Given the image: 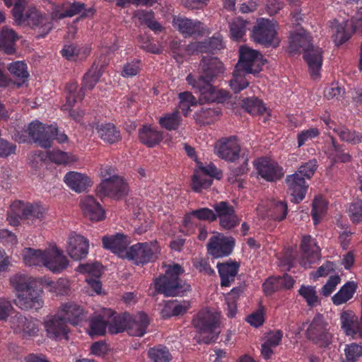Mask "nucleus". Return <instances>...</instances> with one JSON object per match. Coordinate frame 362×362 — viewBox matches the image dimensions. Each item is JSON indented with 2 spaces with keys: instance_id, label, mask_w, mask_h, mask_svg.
<instances>
[{
  "instance_id": "obj_63",
  "label": "nucleus",
  "mask_w": 362,
  "mask_h": 362,
  "mask_svg": "<svg viewBox=\"0 0 362 362\" xmlns=\"http://www.w3.org/2000/svg\"><path fill=\"white\" fill-rule=\"evenodd\" d=\"M139 64L140 60L139 59L127 63L123 67L122 76L123 77H132L136 76L140 71Z\"/></svg>"
},
{
  "instance_id": "obj_17",
  "label": "nucleus",
  "mask_w": 362,
  "mask_h": 362,
  "mask_svg": "<svg viewBox=\"0 0 362 362\" xmlns=\"http://www.w3.org/2000/svg\"><path fill=\"white\" fill-rule=\"evenodd\" d=\"M286 184L288 192L291 196V201L296 204L300 202L305 196L309 185L306 184L305 177L299 176L298 173L287 175Z\"/></svg>"
},
{
  "instance_id": "obj_45",
  "label": "nucleus",
  "mask_w": 362,
  "mask_h": 362,
  "mask_svg": "<svg viewBox=\"0 0 362 362\" xmlns=\"http://www.w3.org/2000/svg\"><path fill=\"white\" fill-rule=\"evenodd\" d=\"M247 21L240 18L234 19L230 24V31L232 37L235 40H240L244 36L246 31Z\"/></svg>"
},
{
  "instance_id": "obj_25",
  "label": "nucleus",
  "mask_w": 362,
  "mask_h": 362,
  "mask_svg": "<svg viewBox=\"0 0 362 362\" xmlns=\"http://www.w3.org/2000/svg\"><path fill=\"white\" fill-rule=\"evenodd\" d=\"M341 328L346 335L352 337H362V328L358 317L351 310L344 311L341 314Z\"/></svg>"
},
{
  "instance_id": "obj_3",
  "label": "nucleus",
  "mask_w": 362,
  "mask_h": 362,
  "mask_svg": "<svg viewBox=\"0 0 362 362\" xmlns=\"http://www.w3.org/2000/svg\"><path fill=\"white\" fill-rule=\"evenodd\" d=\"M309 34L303 30L291 35L290 40L291 52H298L300 48L303 51V59L308 64L310 75L313 79L320 75L322 63V52L318 47H315Z\"/></svg>"
},
{
  "instance_id": "obj_44",
  "label": "nucleus",
  "mask_w": 362,
  "mask_h": 362,
  "mask_svg": "<svg viewBox=\"0 0 362 362\" xmlns=\"http://www.w3.org/2000/svg\"><path fill=\"white\" fill-rule=\"evenodd\" d=\"M181 117L178 110H175L159 119L160 124L168 130H175L181 124Z\"/></svg>"
},
{
  "instance_id": "obj_31",
  "label": "nucleus",
  "mask_w": 362,
  "mask_h": 362,
  "mask_svg": "<svg viewBox=\"0 0 362 362\" xmlns=\"http://www.w3.org/2000/svg\"><path fill=\"white\" fill-rule=\"evenodd\" d=\"M351 21H343L339 23L338 20L334 19L332 22L331 28L335 30L333 34L334 41L337 45H340L346 42L351 37V35L354 31L350 26Z\"/></svg>"
},
{
  "instance_id": "obj_34",
  "label": "nucleus",
  "mask_w": 362,
  "mask_h": 362,
  "mask_svg": "<svg viewBox=\"0 0 362 362\" xmlns=\"http://www.w3.org/2000/svg\"><path fill=\"white\" fill-rule=\"evenodd\" d=\"M8 69L11 74L17 78V81L14 82L17 88H20L24 84L28 86L27 81L29 77V73L27 71L26 64L21 61H17L11 63L8 66Z\"/></svg>"
},
{
  "instance_id": "obj_40",
  "label": "nucleus",
  "mask_w": 362,
  "mask_h": 362,
  "mask_svg": "<svg viewBox=\"0 0 362 362\" xmlns=\"http://www.w3.org/2000/svg\"><path fill=\"white\" fill-rule=\"evenodd\" d=\"M12 287L18 292H27L34 288L31 278L25 274H17L10 279Z\"/></svg>"
},
{
  "instance_id": "obj_33",
  "label": "nucleus",
  "mask_w": 362,
  "mask_h": 362,
  "mask_svg": "<svg viewBox=\"0 0 362 362\" xmlns=\"http://www.w3.org/2000/svg\"><path fill=\"white\" fill-rule=\"evenodd\" d=\"M201 23L193 21L186 18H174L173 26L177 29L185 37H190L199 32Z\"/></svg>"
},
{
  "instance_id": "obj_1",
  "label": "nucleus",
  "mask_w": 362,
  "mask_h": 362,
  "mask_svg": "<svg viewBox=\"0 0 362 362\" xmlns=\"http://www.w3.org/2000/svg\"><path fill=\"white\" fill-rule=\"evenodd\" d=\"M225 67L222 62L215 57H202L198 68L197 78L192 74L187 76L188 83L199 93V102L204 103H223L230 98L228 91L218 89L214 83L223 74Z\"/></svg>"
},
{
  "instance_id": "obj_64",
  "label": "nucleus",
  "mask_w": 362,
  "mask_h": 362,
  "mask_svg": "<svg viewBox=\"0 0 362 362\" xmlns=\"http://www.w3.org/2000/svg\"><path fill=\"white\" fill-rule=\"evenodd\" d=\"M353 222H358L362 218V201L353 203L349 209Z\"/></svg>"
},
{
  "instance_id": "obj_26",
  "label": "nucleus",
  "mask_w": 362,
  "mask_h": 362,
  "mask_svg": "<svg viewBox=\"0 0 362 362\" xmlns=\"http://www.w3.org/2000/svg\"><path fill=\"white\" fill-rule=\"evenodd\" d=\"M58 313L66 323L77 325L82 320L83 309L74 303L69 302L62 305Z\"/></svg>"
},
{
  "instance_id": "obj_18",
  "label": "nucleus",
  "mask_w": 362,
  "mask_h": 362,
  "mask_svg": "<svg viewBox=\"0 0 362 362\" xmlns=\"http://www.w3.org/2000/svg\"><path fill=\"white\" fill-rule=\"evenodd\" d=\"M44 324L48 337L51 339L62 337L66 339H68L67 323L58 313L54 315L48 316Z\"/></svg>"
},
{
  "instance_id": "obj_62",
  "label": "nucleus",
  "mask_w": 362,
  "mask_h": 362,
  "mask_svg": "<svg viewBox=\"0 0 362 362\" xmlns=\"http://www.w3.org/2000/svg\"><path fill=\"white\" fill-rule=\"evenodd\" d=\"M239 223V220L235 214V210L225 217L219 218L220 226L226 230H230Z\"/></svg>"
},
{
  "instance_id": "obj_43",
  "label": "nucleus",
  "mask_w": 362,
  "mask_h": 362,
  "mask_svg": "<svg viewBox=\"0 0 362 362\" xmlns=\"http://www.w3.org/2000/svg\"><path fill=\"white\" fill-rule=\"evenodd\" d=\"M86 5L81 2H74L71 4L64 11L55 10L52 13V18L53 20H61L66 17H72L82 11L85 10Z\"/></svg>"
},
{
  "instance_id": "obj_56",
  "label": "nucleus",
  "mask_w": 362,
  "mask_h": 362,
  "mask_svg": "<svg viewBox=\"0 0 362 362\" xmlns=\"http://www.w3.org/2000/svg\"><path fill=\"white\" fill-rule=\"evenodd\" d=\"M339 137L345 141L357 144L361 142L362 135L356 131H350L348 129L342 128L336 130Z\"/></svg>"
},
{
  "instance_id": "obj_61",
  "label": "nucleus",
  "mask_w": 362,
  "mask_h": 362,
  "mask_svg": "<svg viewBox=\"0 0 362 362\" xmlns=\"http://www.w3.org/2000/svg\"><path fill=\"white\" fill-rule=\"evenodd\" d=\"M247 159L245 158L240 166L230 169L228 181L232 184L240 182L238 177L247 173Z\"/></svg>"
},
{
  "instance_id": "obj_60",
  "label": "nucleus",
  "mask_w": 362,
  "mask_h": 362,
  "mask_svg": "<svg viewBox=\"0 0 362 362\" xmlns=\"http://www.w3.org/2000/svg\"><path fill=\"white\" fill-rule=\"evenodd\" d=\"M192 215L200 221L213 222L216 221L215 212L209 208H201L192 211Z\"/></svg>"
},
{
  "instance_id": "obj_59",
  "label": "nucleus",
  "mask_w": 362,
  "mask_h": 362,
  "mask_svg": "<svg viewBox=\"0 0 362 362\" xmlns=\"http://www.w3.org/2000/svg\"><path fill=\"white\" fill-rule=\"evenodd\" d=\"M345 356L349 361H357L362 356V346L356 343L346 345Z\"/></svg>"
},
{
  "instance_id": "obj_9",
  "label": "nucleus",
  "mask_w": 362,
  "mask_h": 362,
  "mask_svg": "<svg viewBox=\"0 0 362 362\" xmlns=\"http://www.w3.org/2000/svg\"><path fill=\"white\" fill-rule=\"evenodd\" d=\"M21 8L16 7L14 14V23L18 26H29L33 29L39 28L42 30L40 36H45L52 29L50 23L35 7L27 8L25 20L23 19Z\"/></svg>"
},
{
  "instance_id": "obj_14",
  "label": "nucleus",
  "mask_w": 362,
  "mask_h": 362,
  "mask_svg": "<svg viewBox=\"0 0 362 362\" xmlns=\"http://www.w3.org/2000/svg\"><path fill=\"white\" fill-rule=\"evenodd\" d=\"M235 245L233 238H227L223 235L218 233L212 236L207 245V250L214 258H218L230 255Z\"/></svg>"
},
{
  "instance_id": "obj_4",
  "label": "nucleus",
  "mask_w": 362,
  "mask_h": 362,
  "mask_svg": "<svg viewBox=\"0 0 362 362\" xmlns=\"http://www.w3.org/2000/svg\"><path fill=\"white\" fill-rule=\"evenodd\" d=\"M183 272V269L178 264L169 266L163 276L155 279L156 291L166 297L183 296L191 288L189 284L179 278Z\"/></svg>"
},
{
  "instance_id": "obj_6",
  "label": "nucleus",
  "mask_w": 362,
  "mask_h": 362,
  "mask_svg": "<svg viewBox=\"0 0 362 362\" xmlns=\"http://www.w3.org/2000/svg\"><path fill=\"white\" fill-rule=\"evenodd\" d=\"M45 209L37 204H30L21 201H15L11 204L10 211L7 214V221L10 225L17 226L20 220L33 224L35 220L41 221Z\"/></svg>"
},
{
  "instance_id": "obj_36",
  "label": "nucleus",
  "mask_w": 362,
  "mask_h": 362,
  "mask_svg": "<svg viewBox=\"0 0 362 362\" xmlns=\"http://www.w3.org/2000/svg\"><path fill=\"white\" fill-rule=\"evenodd\" d=\"M47 250H35L31 247L23 250V259L25 264L29 266H45Z\"/></svg>"
},
{
  "instance_id": "obj_11",
  "label": "nucleus",
  "mask_w": 362,
  "mask_h": 362,
  "mask_svg": "<svg viewBox=\"0 0 362 362\" xmlns=\"http://www.w3.org/2000/svg\"><path fill=\"white\" fill-rule=\"evenodd\" d=\"M306 337L321 347H327L332 342V334L321 314H317L306 330Z\"/></svg>"
},
{
  "instance_id": "obj_21",
  "label": "nucleus",
  "mask_w": 362,
  "mask_h": 362,
  "mask_svg": "<svg viewBox=\"0 0 362 362\" xmlns=\"http://www.w3.org/2000/svg\"><path fill=\"white\" fill-rule=\"evenodd\" d=\"M81 207L84 216L91 221H100L105 217V210L93 196L81 199Z\"/></svg>"
},
{
  "instance_id": "obj_22",
  "label": "nucleus",
  "mask_w": 362,
  "mask_h": 362,
  "mask_svg": "<svg viewBox=\"0 0 362 362\" xmlns=\"http://www.w3.org/2000/svg\"><path fill=\"white\" fill-rule=\"evenodd\" d=\"M216 154L218 157L228 161L233 162L239 158L240 147L235 136L222 139L217 147Z\"/></svg>"
},
{
  "instance_id": "obj_24",
  "label": "nucleus",
  "mask_w": 362,
  "mask_h": 362,
  "mask_svg": "<svg viewBox=\"0 0 362 362\" xmlns=\"http://www.w3.org/2000/svg\"><path fill=\"white\" fill-rule=\"evenodd\" d=\"M10 322L13 331L16 333L22 334L23 336H34L38 332L35 322L20 313L12 317Z\"/></svg>"
},
{
  "instance_id": "obj_49",
  "label": "nucleus",
  "mask_w": 362,
  "mask_h": 362,
  "mask_svg": "<svg viewBox=\"0 0 362 362\" xmlns=\"http://www.w3.org/2000/svg\"><path fill=\"white\" fill-rule=\"evenodd\" d=\"M213 182V179L197 172L192 177V187L194 191L199 192L202 189L209 188Z\"/></svg>"
},
{
  "instance_id": "obj_41",
  "label": "nucleus",
  "mask_w": 362,
  "mask_h": 362,
  "mask_svg": "<svg viewBox=\"0 0 362 362\" xmlns=\"http://www.w3.org/2000/svg\"><path fill=\"white\" fill-rule=\"evenodd\" d=\"M221 114L219 107H202L196 112L197 117L195 118L196 122L199 124H209L214 119Z\"/></svg>"
},
{
  "instance_id": "obj_57",
  "label": "nucleus",
  "mask_w": 362,
  "mask_h": 362,
  "mask_svg": "<svg viewBox=\"0 0 362 362\" xmlns=\"http://www.w3.org/2000/svg\"><path fill=\"white\" fill-rule=\"evenodd\" d=\"M317 168V160L313 159L300 165L296 173L299 174V176L303 177L305 179H310L316 171Z\"/></svg>"
},
{
  "instance_id": "obj_37",
  "label": "nucleus",
  "mask_w": 362,
  "mask_h": 362,
  "mask_svg": "<svg viewBox=\"0 0 362 362\" xmlns=\"http://www.w3.org/2000/svg\"><path fill=\"white\" fill-rule=\"evenodd\" d=\"M139 137L141 142L148 147L154 146L163 139V135L160 132L146 127L139 129Z\"/></svg>"
},
{
  "instance_id": "obj_51",
  "label": "nucleus",
  "mask_w": 362,
  "mask_h": 362,
  "mask_svg": "<svg viewBox=\"0 0 362 362\" xmlns=\"http://www.w3.org/2000/svg\"><path fill=\"white\" fill-rule=\"evenodd\" d=\"M298 293L306 300L308 306L313 307L319 302V298L314 286L303 285L299 289Z\"/></svg>"
},
{
  "instance_id": "obj_42",
  "label": "nucleus",
  "mask_w": 362,
  "mask_h": 362,
  "mask_svg": "<svg viewBox=\"0 0 362 362\" xmlns=\"http://www.w3.org/2000/svg\"><path fill=\"white\" fill-rule=\"evenodd\" d=\"M241 105L247 112L252 115H262L264 112H267V108L263 102L256 97L243 99Z\"/></svg>"
},
{
  "instance_id": "obj_46",
  "label": "nucleus",
  "mask_w": 362,
  "mask_h": 362,
  "mask_svg": "<svg viewBox=\"0 0 362 362\" xmlns=\"http://www.w3.org/2000/svg\"><path fill=\"white\" fill-rule=\"evenodd\" d=\"M135 16L138 17L139 20L144 21V23L151 30L155 32L161 31L162 26L160 25V24L158 22L153 20V13L152 11L139 10L135 13Z\"/></svg>"
},
{
  "instance_id": "obj_58",
  "label": "nucleus",
  "mask_w": 362,
  "mask_h": 362,
  "mask_svg": "<svg viewBox=\"0 0 362 362\" xmlns=\"http://www.w3.org/2000/svg\"><path fill=\"white\" fill-rule=\"evenodd\" d=\"M212 206L214 209L216 220L217 218H221L230 215V213L235 210L233 206L223 201L216 202Z\"/></svg>"
},
{
  "instance_id": "obj_52",
  "label": "nucleus",
  "mask_w": 362,
  "mask_h": 362,
  "mask_svg": "<svg viewBox=\"0 0 362 362\" xmlns=\"http://www.w3.org/2000/svg\"><path fill=\"white\" fill-rule=\"evenodd\" d=\"M49 158L57 164H69L76 160L75 156L60 150L52 151L49 153Z\"/></svg>"
},
{
  "instance_id": "obj_13",
  "label": "nucleus",
  "mask_w": 362,
  "mask_h": 362,
  "mask_svg": "<svg viewBox=\"0 0 362 362\" xmlns=\"http://www.w3.org/2000/svg\"><path fill=\"white\" fill-rule=\"evenodd\" d=\"M55 132L54 126H45L37 121L31 122L28 128L30 137L35 143L45 148L51 147Z\"/></svg>"
},
{
  "instance_id": "obj_5",
  "label": "nucleus",
  "mask_w": 362,
  "mask_h": 362,
  "mask_svg": "<svg viewBox=\"0 0 362 362\" xmlns=\"http://www.w3.org/2000/svg\"><path fill=\"white\" fill-rule=\"evenodd\" d=\"M219 324L216 313L209 310L200 311L193 320V325L199 334L196 337L197 341L206 344L215 342L221 333Z\"/></svg>"
},
{
  "instance_id": "obj_39",
  "label": "nucleus",
  "mask_w": 362,
  "mask_h": 362,
  "mask_svg": "<svg viewBox=\"0 0 362 362\" xmlns=\"http://www.w3.org/2000/svg\"><path fill=\"white\" fill-rule=\"evenodd\" d=\"M311 240L312 238L310 235H305L303 236L300 243V250L309 264L320 258V249L315 244L311 248Z\"/></svg>"
},
{
  "instance_id": "obj_15",
  "label": "nucleus",
  "mask_w": 362,
  "mask_h": 362,
  "mask_svg": "<svg viewBox=\"0 0 362 362\" xmlns=\"http://www.w3.org/2000/svg\"><path fill=\"white\" fill-rule=\"evenodd\" d=\"M89 244L83 236L74 232L69 235L66 246V252L74 260H80L88 253Z\"/></svg>"
},
{
  "instance_id": "obj_54",
  "label": "nucleus",
  "mask_w": 362,
  "mask_h": 362,
  "mask_svg": "<svg viewBox=\"0 0 362 362\" xmlns=\"http://www.w3.org/2000/svg\"><path fill=\"white\" fill-rule=\"evenodd\" d=\"M288 207L286 202H274L271 209L270 216L275 221L284 220L287 214Z\"/></svg>"
},
{
  "instance_id": "obj_19",
  "label": "nucleus",
  "mask_w": 362,
  "mask_h": 362,
  "mask_svg": "<svg viewBox=\"0 0 362 362\" xmlns=\"http://www.w3.org/2000/svg\"><path fill=\"white\" fill-rule=\"evenodd\" d=\"M40 293L41 290L33 288L29 291L18 293L13 303L21 310L34 309L38 310L43 305Z\"/></svg>"
},
{
  "instance_id": "obj_12",
  "label": "nucleus",
  "mask_w": 362,
  "mask_h": 362,
  "mask_svg": "<svg viewBox=\"0 0 362 362\" xmlns=\"http://www.w3.org/2000/svg\"><path fill=\"white\" fill-rule=\"evenodd\" d=\"M276 30L274 24L267 19L257 21L253 27L252 37L254 41L265 46L276 47L279 42L275 40Z\"/></svg>"
},
{
  "instance_id": "obj_50",
  "label": "nucleus",
  "mask_w": 362,
  "mask_h": 362,
  "mask_svg": "<svg viewBox=\"0 0 362 362\" xmlns=\"http://www.w3.org/2000/svg\"><path fill=\"white\" fill-rule=\"evenodd\" d=\"M202 53L214 54L216 51L223 48L221 39L219 37H211L201 41Z\"/></svg>"
},
{
  "instance_id": "obj_27",
  "label": "nucleus",
  "mask_w": 362,
  "mask_h": 362,
  "mask_svg": "<svg viewBox=\"0 0 362 362\" xmlns=\"http://www.w3.org/2000/svg\"><path fill=\"white\" fill-rule=\"evenodd\" d=\"M115 313L111 310H107L105 315L109 317L113 316L112 320L109 322L108 331L110 334H117L127 329L131 315L127 313H124L115 315Z\"/></svg>"
},
{
  "instance_id": "obj_29",
  "label": "nucleus",
  "mask_w": 362,
  "mask_h": 362,
  "mask_svg": "<svg viewBox=\"0 0 362 362\" xmlns=\"http://www.w3.org/2000/svg\"><path fill=\"white\" fill-rule=\"evenodd\" d=\"M65 183L76 192L85 191L90 186V180L88 176L77 172H69L64 177Z\"/></svg>"
},
{
  "instance_id": "obj_53",
  "label": "nucleus",
  "mask_w": 362,
  "mask_h": 362,
  "mask_svg": "<svg viewBox=\"0 0 362 362\" xmlns=\"http://www.w3.org/2000/svg\"><path fill=\"white\" fill-rule=\"evenodd\" d=\"M326 211V203L325 200L319 197H315L312 204L311 215L314 220V223L316 225L320 221V216L322 215Z\"/></svg>"
},
{
  "instance_id": "obj_28",
  "label": "nucleus",
  "mask_w": 362,
  "mask_h": 362,
  "mask_svg": "<svg viewBox=\"0 0 362 362\" xmlns=\"http://www.w3.org/2000/svg\"><path fill=\"white\" fill-rule=\"evenodd\" d=\"M240 264L237 262L228 261L218 263L217 268L221 279V286H228L238 274Z\"/></svg>"
},
{
  "instance_id": "obj_16",
  "label": "nucleus",
  "mask_w": 362,
  "mask_h": 362,
  "mask_svg": "<svg viewBox=\"0 0 362 362\" xmlns=\"http://www.w3.org/2000/svg\"><path fill=\"white\" fill-rule=\"evenodd\" d=\"M129 244L130 240L129 238L122 233H117L103 238V247L111 250L122 259H125L127 257Z\"/></svg>"
},
{
  "instance_id": "obj_30",
  "label": "nucleus",
  "mask_w": 362,
  "mask_h": 362,
  "mask_svg": "<svg viewBox=\"0 0 362 362\" xmlns=\"http://www.w3.org/2000/svg\"><path fill=\"white\" fill-rule=\"evenodd\" d=\"M148 325V315L144 312H139L134 319L131 317L127 330L131 336L142 337L146 333Z\"/></svg>"
},
{
  "instance_id": "obj_8",
  "label": "nucleus",
  "mask_w": 362,
  "mask_h": 362,
  "mask_svg": "<svg viewBox=\"0 0 362 362\" xmlns=\"http://www.w3.org/2000/svg\"><path fill=\"white\" fill-rule=\"evenodd\" d=\"M159 253L160 249L156 242L139 243L129 247L125 259L136 265H144L156 261Z\"/></svg>"
},
{
  "instance_id": "obj_32",
  "label": "nucleus",
  "mask_w": 362,
  "mask_h": 362,
  "mask_svg": "<svg viewBox=\"0 0 362 362\" xmlns=\"http://www.w3.org/2000/svg\"><path fill=\"white\" fill-rule=\"evenodd\" d=\"M95 130L98 136L105 142L113 144L120 140L121 136L115 126L111 123L97 124Z\"/></svg>"
},
{
  "instance_id": "obj_55",
  "label": "nucleus",
  "mask_w": 362,
  "mask_h": 362,
  "mask_svg": "<svg viewBox=\"0 0 362 362\" xmlns=\"http://www.w3.org/2000/svg\"><path fill=\"white\" fill-rule=\"evenodd\" d=\"M102 265L98 262L93 264H81L78 267V271L81 273H87V278H99L101 275Z\"/></svg>"
},
{
  "instance_id": "obj_38",
  "label": "nucleus",
  "mask_w": 362,
  "mask_h": 362,
  "mask_svg": "<svg viewBox=\"0 0 362 362\" xmlns=\"http://www.w3.org/2000/svg\"><path fill=\"white\" fill-rule=\"evenodd\" d=\"M357 284L354 281H348L332 297L333 303L341 305L350 300L356 292Z\"/></svg>"
},
{
  "instance_id": "obj_2",
  "label": "nucleus",
  "mask_w": 362,
  "mask_h": 362,
  "mask_svg": "<svg viewBox=\"0 0 362 362\" xmlns=\"http://www.w3.org/2000/svg\"><path fill=\"white\" fill-rule=\"evenodd\" d=\"M267 62V60L263 59L259 52L246 47H241L233 78L230 81V86L234 93H237L247 88L250 82L246 76L258 74L262 71V66Z\"/></svg>"
},
{
  "instance_id": "obj_20",
  "label": "nucleus",
  "mask_w": 362,
  "mask_h": 362,
  "mask_svg": "<svg viewBox=\"0 0 362 362\" xmlns=\"http://www.w3.org/2000/svg\"><path fill=\"white\" fill-rule=\"evenodd\" d=\"M257 170L259 175L269 182L280 180L284 176L283 168L276 163L261 158L257 163Z\"/></svg>"
},
{
  "instance_id": "obj_23",
  "label": "nucleus",
  "mask_w": 362,
  "mask_h": 362,
  "mask_svg": "<svg viewBox=\"0 0 362 362\" xmlns=\"http://www.w3.org/2000/svg\"><path fill=\"white\" fill-rule=\"evenodd\" d=\"M45 262V267L53 272H60L64 270L69 264L66 257L56 246L47 250Z\"/></svg>"
},
{
  "instance_id": "obj_35",
  "label": "nucleus",
  "mask_w": 362,
  "mask_h": 362,
  "mask_svg": "<svg viewBox=\"0 0 362 362\" xmlns=\"http://www.w3.org/2000/svg\"><path fill=\"white\" fill-rule=\"evenodd\" d=\"M17 39L18 36L13 30L4 27L0 33V49L8 54H13Z\"/></svg>"
},
{
  "instance_id": "obj_48",
  "label": "nucleus",
  "mask_w": 362,
  "mask_h": 362,
  "mask_svg": "<svg viewBox=\"0 0 362 362\" xmlns=\"http://www.w3.org/2000/svg\"><path fill=\"white\" fill-rule=\"evenodd\" d=\"M148 354L153 362H169L172 358L171 354L166 347L150 349Z\"/></svg>"
},
{
  "instance_id": "obj_10",
  "label": "nucleus",
  "mask_w": 362,
  "mask_h": 362,
  "mask_svg": "<svg viewBox=\"0 0 362 362\" xmlns=\"http://www.w3.org/2000/svg\"><path fill=\"white\" fill-rule=\"evenodd\" d=\"M95 192L100 199L105 197L119 199L127 194L128 187L120 177L113 175L103 179Z\"/></svg>"
},
{
  "instance_id": "obj_7",
  "label": "nucleus",
  "mask_w": 362,
  "mask_h": 362,
  "mask_svg": "<svg viewBox=\"0 0 362 362\" xmlns=\"http://www.w3.org/2000/svg\"><path fill=\"white\" fill-rule=\"evenodd\" d=\"M103 75V66L100 68L92 66L83 76V85L77 91L78 85L76 82L67 83L65 90L66 101L69 105H73L77 100H82L85 96L86 89H93Z\"/></svg>"
},
{
  "instance_id": "obj_47",
  "label": "nucleus",
  "mask_w": 362,
  "mask_h": 362,
  "mask_svg": "<svg viewBox=\"0 0 362 362\" xmlns=\"http://www.w3.org/2000/svg\"><path fill=\"white\" fill-rule=\"evenodd\" d=\"M107 326L109 327V322H105L103 317L98 315L90 320V331L89 334L92 337L95 335H104Z\"/></svg>"
}]
</instances>
